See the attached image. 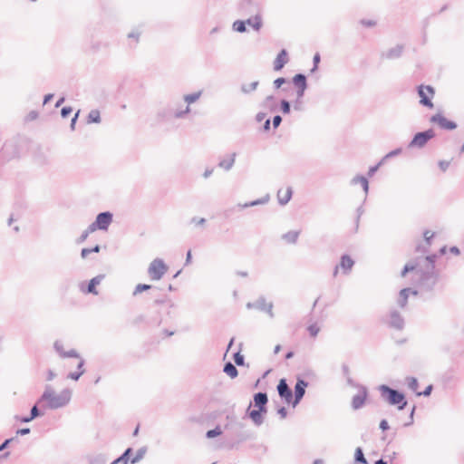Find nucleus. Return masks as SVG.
<instances>
[{"label":"nucleus","instance_id":"nucleus-37","mask_svg":"<svg viewBox=\"0 0 464 464\" xmlns=\"http://www.w3.org/2000/svg\"><path fill=\"white\" fill-rule=\"evenodd\" d=\"M72 110L71 107H64L62 109L61 113H62L63 117L66 118L72 113Z\"/></svg>","mask_w":464,"mask_h":464},{"label":"nucleus","instance_id":"nucleus-25","mask_svg":"<svg viewBox=\"0 0 464 464\" xmlns=\"http://www.w3.org/2000/svg\"><path fill=\"white\" fill-rule=\"evenodd\" d=\"M38 409H37V406L34 405L31 411V416L29 418H24V419H22L21 420L24 421V422H27V421H30L31 420L34 419L35 417L38 416Z\"/></svg>","mask_w":464,"mask_h":464},{"label":"nucleus","instance_id":"nucleus-14","mask_svg":"<svg viewBox=\"0 0 464 464\" xmlns=\"http://www.w3.org/2000/svg\"><path fill=\"white\" fill-rule=\"evenodd\" d=\"M294 84L297 88V96H302L306 88V79L303 74H296L293 78Z\"/></svg>","mask_w":464,"mask_h":464},{"label":"nucleus","instance_id":"nucleus-51","mask_svg":"<svg viewBox=\"0 0 464 464\" xmlns=\"http://www.w3.org/2000/svg\"><path fill=\"white\" fill-rule=\"evenodd\" d=\"M278 412L282 418H285L286 416V410L285 408L280 409Z\"/></svg>","mask_w":464,"mask_h":464},{"label":"nucleus","instance_id":"nucleus-24","mask_svg":"<svg viewBox=\"0 0 464 464\" xmlns=\"http://www.w3.org/2000/svg\"><path fill=\"white\" fill-rule=\"evenodd\" d=\"M233 27L237 32H245L246 31V25L243 21H236L233 24Z\"/></svg>","mask_w":464,"mask_h":464},{"label":"nucleus","instance_id":"nucleus-5","mask_svg":"<svg viewBox=\"0 0 464 464\" xmlns=\"http://www.w3.org/2000/svg\"><path fill=\"white\" fill-rule=\"evenodd\" d=\"M420 98V102L428 108H433L432 98L434 97V90L430 85H420L418 90Z\"/></svg>","mask_w":464,"mask_h":464},{"label":"nucleus","instance_id":"nucleus-47","mask_svg":"<svg viewBox=\"0 0 464 464\" xmlns=\"http://www.w3.org/2000/svg\"><path fill=\"white\" fill-rule=\"evenodd\" d=\"M90 253H92L91 248H83L82 250V257L86 258Z\"/></svg>","mask_w":464,"mask_h":464},{"label":"nucleus","instance_id":"nucleus-54","mask_svg":"<svg viewBox=\"0 0 464 464\" xmlns=\"http://www.w3.org/2000/svg\"><path fill=\"white\" fill-rule=\"evenodd\" d=\"M91 251H92V252L98 253V252L100 251V246H94L93 248H91Z\"/></svg>","mask_w":464,"mask_h":464},{"label":"nucleus","instance_id":"nucleus-4","mask_svg":"<svg viewBox=\"0 0 464 464\" xmlns=\"http://www.w3.org/2000/svg\"><path fill=\"white\" fill-rule=\"evenodd\" d=\"M383 392L387 394L388 401L392 405H397L400 410H402L407 404L402 393H400L389 387H383Z\"/></svg>","mask_w":464,"mask_h":464},{"label":"nucleus","instance_id":"nucleus-17","mask_svg":"<svg viewBox=\"0 0 464 464\" xmlns=\"http://www.w3.org/2000/svg\"><path fill=\"white\" fill-rule=\"evenodd\" d=\"M264 411L259 410H253L249 412V417L256 424H261L263 421L262 413H264Z\"/></svg>","mask_w":464,"mask_h":464},{"label":"nucleus","instance_id":"nucleus-23","mask_svg":"<svg viewBox=\"0 0 464 464\" xmlns=\"http://www.w3.org/2000/svg\"><path fill=\"white\" fill-rule=\"evenodd\" d=\"M221 434H222V430H221L220 427H216L214 430H210L207 432V437L208 439H211V438L219 436Z\"/></svg>","mask_w":464,"mask_h":464},{"label":"nucleus","instance_id":"nucleus-29","mask_svg":"<svg viewBox=\"0 0 464 464\" xmlns=\"http://www.w3.org/2000/svg\"><path fill=\"white\" fill-rule=\"evenodd\" d=\"M308 331L311 336L315 337L320 331V328L316 324H312L308 327Z\"/></svg>","mask_w":464,"mask_h":464},{"label":"nucleus","instance_id":"nucleus-8","mask_svg":"<svg viewBox=\"0 0 464 464\" xmlns=\"http://www.w3.org/2000/svg\"><path fill=\"white\" fill-rule=\"evenodd\" d=\"M353 260L349 256H343L341 258L340 265L337 266L334 269V276H337L340 270H342L343 273L349 272L353 266Z\"/></svg>","mask_w":464,"mask_h":464},{"label":"nucleus","instance_id":"nucleus-61","mask_svg":"<svg viewBox=\"0 0 464 464\" xmlns=\"http://www.w3.org/2000/svg\"><path fill=\"white\" fill-rule=\"evenodd\" d=\"M269 124H270V121L269 120H267L266 122H265V129L267 130L269 128Z\"/></svg>","mask_w":464,"mask_h":464},{"label":"nucleus","instance_id":"nucleus-43","mask_svg":"<svg viewBox=\"0 0 464 464\" xmlns=\"http://www.w3.org/2000/svg\"><path fill=\"white\" fill-rule=\"evenodd\" d=\"M281 121H282V120H281V117H280V116H278V115H277V116H276V117H274V120H273V125H274V127H275V128L278 127V126H279V124H280V122H281Z\"/></svg>","mask_w":464,"mask_h":464},{"label":"nucleus","instance_id":"nucleus-63","mask_svg":"<svg viewBox=\"0 0 464 464\" xmlns=\"http://www.w3.org/2000/svg\"><path fill=\"white\" fill-rule=\"evenodd\" d=\"M211 172H212V171H206V172H205V174H204V176H205L206 178H208V177L211 174Z\"/></svg>","mask_w":464,"mask_h":464},{"label":"nucleus","instance_id":"nucleus-40","mask_svg":"<svg viewBox=\"0 0 464 464\" xmlns=\"http://www.w3.org/2000/svg\"><path fill=\"white\" fill-rule=\"evenodd\" d=\"M130 452V449H128L125 453L123 454V456H121V458H119L116 462H124V464H126L127 460H126V456Z\"/></svg>","mask_w":464,"mask_h":464},{"label":"nucleus","instance_id":"nucleus-16","mask_svg":"<svg viewBox=\"0 0 464 464\" xmlns=\"http://www.w3.org/2000/svg\"><path fill=\"white\" fill-rule=\"evenodd\" d=\"M254 401H255V405L256 407H258L259 409H261V411H266L265 406L267 402V396L266 393H263V392L256 393L254 396Z\"/></svg>","mask_w":464,"mask_h":464},{"label":"nucleus","instance_id":"nucleus-57","mask_svg":"<svg viewBox=\"0 0 464 464\" xmlns=\"http://www.w3.org/2000/svg\"><path fill=\"white\" fill-rule=\"evenodd\" d=\"M190 258H191V251L188 250L187 253V261L189 262Z\"/></svg>","mask_w":464,"mask_h":464},{"label":"nucleus","instance_id":"nucleus-45","mask_svg":"<svg viewBox=\"0 0 464 464\" xmlns=\"http://www.w3.org/2000/svg\"><path fill=\"white\" fill-rule=\"evenodd\" d=\"M414 269H415L414 266H412V265H406L405 267H404V270L402 272V275L404 276L407 272L412 271Z\"/></svg>","mask_w":464,"mask_h":464},{"label":"nucleus","instance_id":"nucleus-53","mask_svg":"<svg viewBox=\"0 0 464 464\" xmlns=\"http://www.w3.org/2000/svg\"><path fill=\"white\" fill-rule=\"evenodd\" d=\"M77 117H78V112L74 115L73 119L72 120V128L74 127Z\"/></svg>","mask_w":464,"mask_h":464},{"label":"nucleus","instance_id":"nucleus-58","mask_svg":"<svg viewBox=\"0 0 464 464\" xmlns=\"http://www.w3.org/2000/svg\"><path fill=\"white\" fill-rule=\"evenodd\" d=\"M293 355H294V353H293L292 352H289V353L286 354L285 358H286V359H290V358H292V357H293Z\"/></svg>","mask_w":464,"mask_h":464},{"label":"nucleus","instance_id":"nucleus-48","mask_svg":"<svg viewBox=\"0 0 464 464\" xmlns=\"http://www.w3.org/2000/svg\"><path fill=\"white\" fill-rule=\"evenodd\" d=\"M30 430L29 429H21V430H17V434H20V435H24V434H27L29 433Z\"/></svg>","mask_w":464,"mask_h":464},{"label":"nucleus","instance_id":"nucleus-7","mask_svg":"<svg viewBox=\"0 0 464 464\" xmlns=\"http://www.w3.org/2000/svg\"><path fill=\"white\" fill-rule=\"evenodd\" d=\"M434 136L435 132L432 130L419 132L414 136L413 140L411 142V146L421 148Z\"/></svg>","mask_w":464,"mask_h":464},{"label":"nucleus","instance_id":"nucleus-60","mask_svg":"<svg viewBox=\"0 0 464 464\" xmlns=\"http://www.w3.org/2000/svg\"><path fill=\"white\" fill-rule=\"evenodd\" d=\"M314 63H318V62L320 61V56H319V54H316V55L314 56Z\"/></svg>","mask_w":464,"mask_h":464},{"label":"nucleus","instance_id":"nucleus-28","mask_svg":"<svg viewBox=\"0 0 464 464\" xmlns=\"http://www.w3.org/2000/svg\"><path fill=\"white\" fill-rule=\"evenodd\" d=\"M150 288V285H145V284H140L136 286L135 288V291H134V294L137 295V294H140L145 290H149Z\"/></svg>","mask_w":464,"mask_h":464},{"label":"nucleus","instance_id":"nucleus-30","mask_svg":"<svg viewBox=\"0 0 464 464\" xmlns=\"http://www.w3.org/2000/svg\"><path fill=\"white\" fill-rule=\"evenodd\" d=\"M360 23H361L362 25L367 26V27L374 26L377 24V22L375 20H372V19H362V20H361Z\"/></svg>","mask_w":464,"mask_h":464},{"label":"nucleus","instance_id":"nucleus-18","mask_svg":"<svg viewBox=\"0 0 464 464\" xmlns=\"http://www.w3.org/2000/svg\"><path fill=\"white\" fill-rule=\"evenodd\" d=\"M299 237L298 231H289L283 236L284 240L288 244H294L297 241Z\"/></svg>","mask_w":464,"mask_h":464},{"label":"nucleus","instance_id":"nucleus-26","mask_svg":"<svg viewBox=\"0 0 464 464\" xmlns=\"http://www.w3.org/2000/svg\"><path fill=\"white\" fill-rule=\"evenodd\" d=\"M355 459L357 461L366 463V459H364V456H363V453H362V450L361 448H357L355 450Z\"/></svg>","mask_w":464,"mask_h":464},{"label":"nucleus","instance_id":"nucleus-19","mask_svg":"<svg viewBox=\"0 0 464 464\" xmlns=\"http://www.w3.org/2000/svg\"><path fill=\"white\" fill-rule=\"evenodd\" d=\"M88 123H99L101 121V114L98 110H92L87 117Z\"/></svg>","mask_w":464,"mask_h":464},{"label":"nucleus","instance_id":"nucleus-34","mask_svg":"<svg viewBox=\"0 0 464 464\" xmlns=\"http://www.w3.org/2000/svg\"><path fill=\"white\" fill-rule=\"evenodd\" d=\"M409 386L411 390H413L414 392H416V393L418 392H417V388H418V382L416 379L414 378H411L409 380Z\"/></svg>","mask_w":464,"mask_h":464},{"label":"nucleus","instance_id":"nucleus-38","mask_svg":"<svg viewBox=\"0 0 464 464\" xmlns=\"http://www.w3.org/2000/svg\"><path fill=\"white\" fill-rule=\"evenodd\" d=\"M281 105H282V111L284 113H288L290 111V105H289L288 102L283 101Z\"/></svg>","mask_w":464,"mask_h":464},{"label":"nucleus","instance_id":"nucleus-50","mask_svg":"<svg viewBox=\"0 0 464 464\" xmlns=\"http://www.w3.org/2000/svg\"><path fill=\"white\" fill-rule=\"evenodd\" d=\"M450 253H452V254H454V255H459V248H458V247H456V246H452V247H450Z\"/></svg>","mask_w":464,"mask_h":464},{"label":"nucleus","instance_id":"nucleus-31","mask_svg":"<svg viewBox=\"0 0 464 464\" xmlns=\"http://www.w3.org/2000/svg\"><path fill=\"white\" fill-rule=\"evenodd\" d=\"M234 361L237 365H243L244 364V357L239 353H235L234 355Z\"/></svg>","mask_w":464,"mask_h":464},{"label":"nucleus","instance_id":"nucleus-64","mask_svg":"<svg viewBox=\"0 0 464 464\" xmlns=\"http://www.w3.org/2000/svg\"><path fill=\"white\" fill-rule=\"evenodd\" d=\"M461 152H464V142H463V145L461 147Z\"/></svg>","mask_w":464,"mask_h":464},{"label":"nucleus","instance_id":"nucleus-46","mask_svg":"<svg viewBox=\"0 0 464 464\" xmlns=\"http://www.w3.org/2000/svg\"><path fill=\"white\" fill-rule=\"evenodd\" d=\"M380 428L382 430H386L389 429V425H388V422L385 420H382L380 423Z\"/></svg>","mask_w":464,"mask_h":464},{"label":"nucleus","instance_id":"nucleus-39","mask_svg":"<svg viewBox=\"0 0 464 464\" xmlns=\"http://www.w3.org/2000/svg\"><path fill=\"white\" fill-rule=\"evenodd\" d=\"M450 162L447 161V160H442V161H440V163H439L440 169L443 171L447 170V169L450 167Z\"/></svg>","mask_w":464,"mask_h":464},{"label":"nucleus","instance_id":"nucleus-3","mask_svg":"<svg viewBox=\"0 0 464 464\" xmlns=\"http://www.w3.org/2000/svg\"><path fill=\"white\" fill-rule=\"evenodd\" d=\"M168 271L167 265L163 262V260L160 258L154 259L148 268V273L151 280L158 281L160 280Z\"/></svg>","mask_w":464,"mask_h":464},{"label":"nucleus","instance_id":"nucleus-33","mask_svg":"<svg viewBox=\"0 0 464 464\" xmlns=\"http://www.w3.org/2000/svg\"><path fill=\"white\" fill-rule=\"evenodd\" d=\"M357 182L362 185L365 192L368 190V180L365 178L361 177L357 179Z\"/></svg>","mask_w":464,"mask_h":464},{"label":"nucleus","instance_id":"nucleus-56","mask_svg":"<svg viewBox=\"0 0 464 464\" xmlns=\"http://www.w3.org/2000/svg\"><path fill=\"white\" fill-rule=\"evenodd\" d=\"M280 350H281V346L278 344V345H276V346L275 347V351H274V353L276 354V353H278L280 352Z\"/></svg>","mask_w":464,"mask_h":464},{"label":"nucleus","instance_id":"nucleus-6","mask_svg":"<svg viewBox=\"0 0 464 464\" xmlns=\"http://www.w3.org/2000/svg\"><path fill=\"white\" fill-rule=\"evenodd\" d=\"M430 122L437 124L440 128L444 130H454L457 124L451 120L445 117L442 113L438 112L430 118Z\"/></svg>","mask_w":464,"mask_h":464},{"label":"nucleus","instance_id":"nucleus-52","mask_svg":"<svg viewBox=\"0 0 464 464\" xmlns=\"http://www.w3.org/2000/svg\"><path fill=\"white\" fill-rule=\"evenodd\" d=\"M77 364H78V367L81 368L83 364V361L80 358H77Z\"/></svg>","mask_w":464,"mask_h":464},{"label":"nucleus","instance_id":"nucleus-27","mask_svg":"<svg viewBox=\"0 0 464 464\" xmlns=\"http://www.w3.org/2000/svg\"><path fill=\"white\" fill-rule=\"evenodd\" d=\"M411 292L410 289L404 288L401 291L400 296L401 298V304L404 305L407 302L408 295Z\"/></svg>","mask_w":464,"mask_h":464},{"label":"nucleus","instance_id":"nucleus-32","mask_svg":"<svg viewBox=\"0 0 464 464\" xmlns=\"http://www.w3.org/2000/svg\"><path fill=\"white\" fill-rule=\"evenodd\" d=\"M257 84H258L257 82H251V83H249L247 85H245L243 87V91L246 92H251V91H253V90H255L256 88Z\"/></svg>","mask_w":464,"mask_h":464},{"label":"nucleus","instance_id":"nucleus-36","mask_svg":"<svg viewBox=\"0 0 464 464\" xmlns=\"http://www.w3.org/2000/svg\"><path fill=\"white\" fill-rule=\"evenodd\" d=\"M198 98V94L187 95L185 101L188 104L194 102Z\"/></svg>","mask_w":464,"mask_h":464},{"label":"nucleus","instance_id":"nucleus-44","mask_svg":"<svg viewBox=\"0 0 464 464\" xmlns=\"http://www.w3.org/2000/svg\"><path fill=\"white\" fill-rule=\"evenodd\" d=\"M431 389H432V386H431V385H430V386H428V387L425 389V391H424L423 392H417V394H418V395H421V394H423V395H425V396H428V395H430V394Z\"/></svg>","mask_w":464,"mask_h":464},{"label":"nucleus","instance_id":"nucleus-20","mask_svg":"<svg viewBox=\"0 0 464 464\" xmlns=\"http://www.w3.org/2000/svg\"><path fill=\"white\" fill-rule=\"evenodd\" d=\"M224 372L232 379L236 378L238 374L237 368L231 362H227L225 365Z\"/></svg>","mask_w":464,"mask_h":464},{"label":"nucleus","instance_id":"nucleus-21","mask_svg":"<svg viewBox=\"0 0 464 464\" xmlns=\"http://www.w3.org/2000/svg\"><path fill=\"white\" fill-rule=\"evenodd\" d=\"M269 200V197L268 196H266L262 198H259L257 200H255V201H251L249 203H246L244 205H242L243 208H248V207H253V206H256V205H263V204H266L267 203Z\"/></svg>","mask_w":464,"mask_h":464},{"label":"nucleus","instance_id":"nucleus-59","mask_svg":"<svg viewBox=\"0 0 464 464\" xmlns=\"http://www.w3.org/2000/svg\"><path fill=\"white\" fill-rule=\"evenodd\" d=\"M52 98V95H47L45 96L44 98V103L48 102L50 101V99Z\"/></svg>","mask_w":464,"mask_h":464},{"label":"nucleus","instance_id":"nucleus-55","mask_svg":"<svg viewBox=\"0 0 464 464\" xmlns=\"http://www.w3.org/2000/svg\"><path fill=\"white\" fill-rule=\"evenodd\" d=\"M9 440H6L1 446H0V450H2L8 443H9Z\"/></svg>","mask_w":464,"mask_h":464},{"label":"nucleus","instance_id":"nucleus-11","mask_svg":"<svg viewBox=\"0 0 464 464\" xmlns=\"http://www.w3.org/2000/svg\"><path fill=\"white\" fill-rule=\"evenodd\" d=\"M293 190L290 187H283L277 192V198L280 204L285 205L289 202L292 198Z\"/></svg>","mask_w":464,"mask_h":464},{"label":"nucleus","instance_id":"nucleus-35","mask_svg":"<svg viewBox=\"0 0 464 464\" xmlns=\"http://www.w3.org/2000/svg\"><path fill=\"white\" fill-rule=\"evenodd\" d=\"M392 324L396 327H401V325L402 324V320L400 318L398 314L393 315Z\"/></svg>","mask_w":464,"mask_h":464},{"label":"nucleus","instance_id":"nucleus-42","mask_svg":"<svg viewBox=\"0 0 464 464\" xmlns=\"http://www.w3.org/2000/svg\"><path fill=\"white\" fill-rule=\"evenodd\" d=\"M283 83H285V79L284 78H277L274 82V84H275L276 88H280Z\"/></svg>","mask_w":464,"mask_h":464},{"label":"nucleus","instance_id":"nucleus-1","mask_svg":"<svg viewBox=\"0 0 464 464\" xmlns=\"http://www.w3.org/2000/svg\"><path fill=\"white\" fill-rule=\"evenodd\" d=\"M71 400V392L68 390L55 392L52 390H46L38 404L48 409H57L66 405Z\"/></svg>","mask_w":464,"mask_h":464},{"label":"nucleus","instance_id":"nucleus-62","mask_svg":"<svg viewBox=\"0 0 464 464\" xmlns=\"http://www.w3.org/2000/svg\"><path fill=\"white\" fill-rule=\"evenodd\" d=\"M375 464H386V462L383 461L382 459H380V460L376 461Z\"/></svg>","mask_w":464,"mask_h":464},{"label":"nucleus","instance_id":"nucleus-41","mask_svg":"<svg viewBox=\"0 0 464 464\" xmlns=\"http://www.w3.org/2000/svg\"><path fill=\"white\" fill-rule=\"evenodd\" d=\"M434 233L431 231H426L424 232V238L428 243H430V240L433 237Z\"/></svg>","mask_w":464,"mask_h":464},{"label":"nucleus","instance_id":"nucleus-49","mask_svg":"<svg viewBox=\"0 0 464 464\" xmlns=\"http://www.w3.org/2000/svg\"><path fill=\"white\" fill-rule=\"evenodd\" d=\"M82 372H83V371H81V372H78V373H76V374L72 373V374L70 375V378H72V379H73V380H77V379L80 377V375H82Z\"/></svg>","mask_w":464,"mask_h":464},{"label":"nucleus","instance_id":"nucleus-2","mask_svg":"<svg viewBox=\"0 0 464 464\" xmlns=\"http://www.w3.org/2000/svg\"><path fill=\"white\" fill-rule=\"evenodd\" d=\"M112 221V215L110 212H103L97 216L96 220L92 223L82 234V239L85 240L91 233L97 229L107 230Z\"/></svg>","mask_w":464,"mask_h":464},{"label":"nucleus","instance_id":"nucleus-22","mask_svg":"<svg viewBox=\"0 0 464 464\" xmlns=\"http://www.w3.org/2000/svg\"><path fill=\"white\" fill-rule=\"evenodd\" d=\"M234 158L232 156L225 159L219 162V166L225 169H229L234 164Z\"/></svg>","mask_w":464,"mask_h":464},{"label":"nucleus","instance_id":"nucleus-12","mask_svg":"<svg viewBox=\"0 0 464 464\" xmlns=\"http://www.w3.org/2000/svg\"><path fill=\"white\" fill-rule=\"evenodd\" d=\"M288 63L287 52L283 49L274 61V69L280 71Z\"/></svg>","mask_w":464,"mask_h":464},{"label":"nucleus","instance_id":"nucleus-10","mask_svg":"<svg viewBox=\"0 0 464 464\" xmlns=\"http://www.w3.org/2000/svg\"><path fill=\"white\" fill-rule=\"evenodd\" d=\"M367 399V391L364 388H361L358 390L357 393L353 398V409L361 408Z\"/></svg>","mask_w":464,"mask_h":464},{"label":"nucleus","instance_id":"nucleus-13","mask_svg":"<svg viewBox=\"0 0 464 464\" xmlns=\"http://www.w3.org/2000/svg\"><path fill=\"white\" fill-rule=\"evenodd\" d=\"M307 386V383L302 380L298 381L295 387V401L293 402V405L295 406L299 401L302 399V397L304 394L305 387Z\"/></svg>","mask_w":464,"mask_h":464},{"label":"nucleus","instance_id":"nucleus-9","mask_svg":"<svg viewBox=\"0 0 464 464\" xmlns=\"http://www.w3.org/2000/svg\"><path fill=\"white\" fill-rule=\"evenodd\" d=\"M277 391L279 395L285 400L287 403H290L293 399L292 392L289 389L285 379H281L277 385Z\"/></svg>","mask_w":464,"mask_h":464},{"label":"nucleus","instance_id":"nucleus-15","mask_svg":"<svg viewBox=\"0 0 464 464\" xmlns=\"http://www.w3.org/2000/svg\"><path fill=\"white\" fill-rule=\"evenodd\" d=\"M102 278H103L102 276H98L92 278L90 281L87 289L82 290V292L85 293V294L98 295V291L96 290V286L98 285H100V283L102 282Z\"/></svg>","mask_w":464,"mask_h":464}]
</instances>
